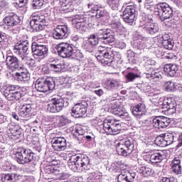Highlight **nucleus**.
Returning a JSON list of instances; mask_svg holds the SVG:
<instances>
[{"label": "nucleus", "mask_w": 182, "mask_h": 182, "mask_svg": "<svg viewBox=\"0 0 182 182\" xmlns=\"http://www.w3.org/2000/svg\"><path fill=\"white\" fill-rule=\"evenodd\" d=\"M31 49L35 56H44V55H46L48 51L46 46L36 42L32 43Z\"/></svg>", "instance_id": "24"}, {"label": "nucleus", "mask_w": 182, "mask_h": 182, "mask_svg": "<svg viewBox=\"0 0 182 182\" xmlns=\"http://www.w3.org/2000/svg\"><path fill=\"white\" fill-rule=\"evenodd\" d=\"M72 22H76L77 23H87L86 18L82 14L75 16V17L72 20Z\"/></svg>", "instance_id": "45"}, {"label": "nucleus", "mask_w": 182, "mask_h": 182, "mask_svg": "<svg viewBox=\"0 0 182 182\" xmlns=\"http://www.w3.org/2000/svg\"><path fill=\"white\" fill-rule=\"evenodd\" d=\"M162 46L168 50H171L174 48V41L173 40L164 41L161 42Z\"/></svg>", "instance_id": "46"}, {"label": "nucleus", "mask_w": 182, "mask_h": 182, "mask_svg": "<svg viewBox=\"0 0 182 182\" xmlns=\"http://www.w3.org/2000/svg\"><path fill=\"white\" fill-rule=\"evenodd\" d=\"M69 36V27L66 25L58 26L53 31L54 39H65Z\"/></svg>", "instance_id": "18"}, {"label": "nucleus", "mask_w": 182, "mask_h": 182, "mask_svg": "<svg viewBox=\"0 0 182 182\" xmlns=\"http://www.w3.org/2000/svg\"><path fill=\"white\" fill-rule=\"evenodd\" d=\"M5 126H7L8 133L12 134L13 137L19 139L22 134V128L19 125H14L12 124L5 123Z\"/></svg>", "instance_id": "27"}, {"label": "nucleus", "mask_w": 182, "mask_h": 182, "mask_svg": "<svg viewBox=\"0 0 182 182\" xmlns=\"http://www.w3.org/2000/svg\"><path fill=\"white\" fill-rule=\"evenodd\" d=\"M116 150L119 156L127 157L134 151V139L132 137L127 138L116 145Z\"/></svg>", "instance_id": "4"}, {"label": "nucleus", "mask_w": 182, "mask_h": 182, "mask_svg": "<svg viewBox=\"0 0 182 182\" xmlns=\"http://www.w3.org/2000/svg\"><path fill=\"white\" fill-rule=\"evenodd\" d=\"M164 72L166 76L168 77H174L178 72V66L176 64L169 63L164 67Z\"/></svg>", "instance_id": "26"}, {"label": "nucleus", "mask_w": 182, "mask_h": 182, "mask_svg": "<svg viewBox=\"0 0 182 182\" xmlns=\"http://www.w3.org/2000/svg\"><path fill=\"white\" fill-rule=\"evenodd\" d=\"M18 87L16 85H9L7 87H3L1 90L4 96L9 102H18L22 97V93L18 91Z\"/></svg>", "instance_id": "8"}, {"label": "nucleus", "mask_w": 182, "mask_h": 182, "mask_svg": "<svg viewBox=\"0 0 182 182\" xmlns=\"http://www.w3.org/2000/svg\"><path fill=\"white\" fill-rule=\"evenodd\" d=\"M4 23L9 28H14V26H18L21 23V18L15 13H10L4 18Z\"/></svg>", "instance_id": "22"}, {"label": "nucleus", "mask_w": 182, "mask_h": 182, "mask_svg": "<svg viewBox=\"0 0 182 182\" xmlns=\"http://www.w3.org/2000/svg\"><path fill=\"white\" fill-rule=\"evenodd\" d=\"M110 28L114 31V32H117V33H120V31H122V24L120 22H112L110 24Z\"/></svg>", "instance_id": "49"}, {"label": "nucleus", "mask_w": 182, "mask_h": 182, "mask_svg": "<svg viewBox=\"0 0 182 182\" xmlns=\"http://www.w3.org/2000/svg\"><path fill=\"white\" fill-rule=\"evenodd\" d=\"M156 15L159 17L161 22L167 21L171 23V18H173V9L167 3H159L154 7Z\"/></svg>", "instance_id": "3"}, {"label": "nucleus", "mask_w": 182, "mask_h": 182, "mask_svg": "<svg viewBox=\"0 0 182 182\" xmlns=\"http://www.w3.org/2000/svg\"><path fill=\"white\" fill-rule=\"evenodd\" d=\"M51 144L55 151H64L68 148L66 139L63 136H55L51 140Z\"/></svg>", "instance_id": "16"}, {"label": "nucleus", "mask_w": 182, "mask_h": 182, "mask_svg": "<svg viewBox=\"0 0 182 182\" xmlns=\"http://www.w3.org/2000/svg\"><path fill=\"white\" fill-rule=\"evenodd\" d=\"M107 4L112 11H117L120 5V0H107Z\"/></svg>", "instance_id": "42"}, {"label": "nucleus", "mask_w": 182, "mask_h": 182, "mask_svg": "<svg viewBox=\"0 0 182 182\" xmlns=\"http://www.w3.org/2000/svg\"><path fill=\"white\" fill-rule=\"evenodd\" d=\"M29 49V41H20L14 47L13 50L16 55H21L22 60L26 62V60H32V58L24 55L25 53H28V50Z\"/></svg>", "instance_id": "10"}, {"label": "nucleus", "mask_w": 182, "mask_h": 182, "mask_svg": "<svg viewBox=\"0 0 182 182\" xmlns=\"http://www.w3.org/2000/svg\"><path fill=\"white\" fill-rule=\"evenodd\" d=\"M172 171L173 174H176L177 176L181 174L182 173V168L181 166H171Z\"/></svg>", "instance_id": "56"}, {"label": "nucleus", "mask_w": 182, "mask_h": 182, "mask_svg": "<svg viewBox=\"0 0 182 182\" xmlns=\"http://www.w3.org/2000/svg\"><path fill=\"white\" fill-rule=\"evenodd\" d=\"M95 35L102 43L109 45V43H113L114 42V36L110 33V31L107 29H100Z\"/></svg>", "instance_id": "15"}, {"label": "nucleus", "mask_w": 182, "mask_h": 182, "mask_svg": "<svg viewBox=\"0 0 182 182\" xmlns=\"http://www.w3.org/2000/svg\"><path fill=\"white\" fill-rule=\"evenodd\" d=\"M156 38L159 40L158 42H159V43H161V42H164V41H171L172 40L170 38V36L166 33H165L164 35H159Z\"/></svg>", "instance_id": "51"}, {"label": "nucleus", "mask_w": 182, "mask_h": 182, "mask_svg": "<svg viewBox=\"0 0 182 182\" xmlns=\"http://www.w3.org/2000/svg\"><path fill=\"white\" fill-rule=\"evenodd\" d=\"M75 46L68 43H60L55 46L58 56L60 58H70L73 55V48Z\"/></svg>", "instance_id": "11"}, {"label": "nucleus", "mask_w": 182, "mask_h": 182, "mask_svg": "<svg viewBox=\"0 0 182 182\" xmlns=\"http://www.w3.org/2000/svg\"><path fill=\"white\" fill-rule=\"evenodd\" d=\"M86 112H87V103L86 102L76 104L72 108L73 116L75 118L82 117L84 114H86Z\"/></svg>", "instance_id": "20"}, {"label": "nucleus", "mask_w": 182, "mask_h": 182, "mask_svg": "<svg viewBox=\"0 0 182 182\" xmlns=\"http://www.w3.org/2000/svg\"><path fill=\"white\" fill-rule=\"evenodd\" d=\"M14 154L19 164L31 163L35 156V154H33L31 149H26L25 148L17 149V151L14 153Z\"/></svg>", "instance_id": "9"}, {"label": "nucleus", "mask_w": 182, "mask_h": 182, "mask_svg": "<svg viewBox=\"0 0 182 182\" xmlns=\"http://www.w3.org/2000/svg\"><path fill=\"white\" fill-rule=\"evenodd\" d=\"M164 159H166V154H164V151H161L158 153L152 154L150 157V161L154 164L161 163Z\"/></svg>", "instance_id": "32"}, {"label": "nucleus", "mask_w": 182, "mask_h": 182, "mask_svg": "<svg viewBox=\"0 0 182 182\" xmlns=\"http://www.w3.org/2000/svg\"><path fill=\"white\" fill-rule=\"evenodd\" d=\"M88 11L90 14H93L92 16H95L97 19L105 18L109 15V12L103 9L100 4L96 2H90L87 4Z\"/></svg>", "instance_id": "12"}, {"label": "nucleus", "mask_w": 182, "mask_h": 182, "mask_svg": "<svg viewBox=\"0 0 182 182\" xmlns=\"http://www.w3.org/2000/svg\"><path fill=\"white\" fill-rule=\"evenodd\" d=\"M136 173H130L129 171H122L117 178L118 182H134Z\"/></svg>", "instance_id": "28"}, {"label": "nucleus", "mask_w": 182, "mask_h": 182, "mask_svg": "<svg viewBox=\"0 0 182 182\" xmlns=\"http://www.w3.org/2000/svg\"><path fill=\"white\" fill-rule=\"evenodd\" d=\"M49 68L52 72H62L65 69V63L59 59H55L51 61V63L49 64Z\"/></svg>", "instance_id": "29"}, {"label": "nucleus", "mask_w": 182, "mask_h": 182, "mask_svg": "<svg viewBox=\"0 0 182 182\" xmlns=\"http://www.w3.org/2000/svg\"><path fill=\"white\" fill-rule=\"evenodd\" d=\"M43 173L45 178L52 180L55 176H59L60 171L55 165H47L44 167Z\"/></svg>", "instance_id": "23"}, {"label": "nucleus", "mask_w": 182, "mask_h": 182, "mask_svg": "<svg viewBox=\"0 0 182 182\" xmlns=\"http://www.w3.org/2000/svg\"><path fill=\"white\" fill-rule=\"evenodd\" d=\"M70 100L68 98H62L60 97H53L50 103L48 105L47 110L50 113H59L63 107H68Z\"/></svg>", "instance_id": "5"}, {"label": "nucleus", "mask_w": 182, "mask_h": 182, "mask_svg": "<svg viewBox=\"0 0 182 182\" xmlns=\"http://www.w3.org/2000/svg\"><path fill=\"white\" fill-rule=\"evenodd\" d=\"M154 143L159 147H166L163 134L156 137Z\"/></svg>", "instance_id": "44"}, {"label": "nucleus", "mask_w": 182, "mask_h": 182, "mask_svg": "<svg viewBox=\"0 0 182 182\" xmlns=\"http://www.w3.org/2000/svg\"><path fill=\"white\" fill-rule=\"evenodd\" d=\"M68 167L74 172L77 171H89V177L87 178L89 182H100V176L92 172V168H90V159L86 155L77 154L70 156L68 162Z\"/></svg>", "instance_id": "1"}, {"label": "nucleus", "mask_w": 182, "mask_h": 182, "mask_svg": "<svg viewBox=\"0 0 182 182\" xmlns=\"http://www.w3.org/2000/svg\"><path fill=\"white\" fill-rule=\"evenodd\" d=\"M73 0H60V4L64 11L67 12H73V6H72Z\"/></svg>", "instance_id": "37"}, {"label": "nucleus", "mask_w": 182, "mask_h": 182, "mask_svg": "<svg viewBox=\"0 0 182 182\" xmlns=\"http://www.w3.org/2000/svg\"><path fill=\"white\" fill-rule=\"evenodd\" d=\"M73 56L77 59H82V58H83V53L80 52V50L76 49V48L74 46Z\"/></svg>", "instance_id": "53"}, {"label": "nucleus", "mask_w": 182, "mask_h": 182, "mask_svg": "<svg viewBox=\"0 0 182 182\" xmlns=\"http://www.w3.org/2000/svg\"><path fill=\"white\" fill-rule=\"evenodd\" d=\"M73 27L75 28L76 29H81L82 31H85L86 29V25L87 23H77L76 21H72Z\"/></svg>", "instance_id": "50"}, {"label": "nucleus", "mask_w": 182, "mask_h": 182, "mask_svg": "<svg viewBox=\"0 0 182 182\" xmlns=\"http://www.w3.org/2000/svg\"><path fill=\"white\" fill-rule=\"evenodd\" d=\"M162 109H166L168 114H174L177 112V102L171 97H165L162 103Z\"/></svg>", "instance_id": "17"}, {"label": "nucleus", "mask_w": 182, "mask_h": 182, "mask_svg": "<svg viewBox=\"0 0 182 182\" xmlns=\"http://www.w3.org/2000/svg\"><path fill=\"white\" fill-rule=\"evenodd\" d=\"M43 73H46V75H49L50 73V68L49 67H43L42 68Z\"/></svg>", "instance_id": "64"}, {"label": "nucleus", "mask_w": 182, "mask_h": 182, "mask_svg": "<svg viewBox=\"0 0 182 182\" xmlns=\"http://www.w3.org/2000/svg\"><path fill=\"white\" fill-rule=\"evenodd\" d=\"M162 135L164 136V140L166 146H170V144H173L174 141V132L165 133L162 134Z\"/></svg>", "instance_id": "39"}, {"label": "nucleus", "mask_w": 182, "mask_h": 182, "mask_svg": "<svg viewBox=\"0 0 182 182\" xmlns=\"http://www.w3.org/2000/svg\"><path fill=\"white\" fill-rule=\"evenodd\" d=\"M122 18L127 23H133L136 18V9L134 6H127L123 11Z\"/></svg>", "instance_id": "21"}, {"label": "nucleus", "mask_w": 182, "mask_h": 182, "mask_svg": "<svg viewBox=\"0 0 182 182\" xmlns=\"http://www.w3.org/2000/svg\"><path fill=\"white\" fill-rule=\"evenodd\" d=\"M49 14L45 12H36L31 15L30 26L32 29L38 32L43 31L46 26L49 25Z\"/></svg>", "instance_id": "2"}, {"label": "nucleus", "mask_w": 182, "mask_h": 182, "mask_svg": "<svg viewBox=\"0 0 182 182\" xmlns=\"http://www.w3.org/2000/svg\"><path fill=\"white\" fill-rule=\"evenodd\" d=\"M75 136H85V130L82 128H78L75 130Z\"/></svg>", "instance_id": "59"}, {"label": "nucleus", "mask_w": 182, "mask_h": 182, "mask_svg": "<svg viewBox=\"0 0 182 182\" xmlns=\"http://www.w3.org/2000/svg\"><path fill=\"white\" fill-rule=\"evenodd\" d=\"M117 46L119 49H124V48L126 47V43H124V41H118V43H117Z\"/></svg>", "instance_id": "61"}, {"label": "nucleus", "mask_w": 182, "mask_h": 182, "mask_svg": "<svg viewBox=\"0 0 182 182\" xmlns=\"http://www.w3.org/2000/svg\"><path fill=\"white\" fill-rule=\"evenodd\" d=\"M122 112H123V109L120 107H116L112 109V114H114V116H118V117H119Z\"/></svg>", "instance_id": "57"}, {"label": "nucleus", "mask_w": 182, "mask_h": 182, "mask_svg": "<svg viewBox=\"0 0 182 182\" xmlns=\"http://www.w3.org/2000/svg\"><path fill=\"white\" fill-rule=\"evenodd\" d=\"M33 6L35 9L43 6V0H33Z\"/></svg>", "instance_id": "54"}, {"label": "nucleus", "mask_w": 182, "mask_h": 182, "mask_svg": "<svg viewBox=\"0 0 182 182\" xmlns=\"http://www.w3.org/2000/svg\"><path fill=\"white\" fill-rule=\"evenodd\" d=\"M182 156L179 155L178 156L175 157L171 164V167H177L181 166Z\"/></svg>", "instance_id": "48"}, {"label": "nucleus", "mask_w": 182, "mask_h": 182, "mask_svg": "<svg viewBox=\"0 0 182 182\" xmlns=\"http://www.w3.org/2000/svg\"><path fill=\"white\" fill-rule=\"evenodd\" d=\"M32 111V107L31 105H23L20 109L18 114L21 117L27 118L31 116V112Z\"/></svg>", "instance_id": "35"}, {"label": "nucleus", "mask_w": 182, "mask_h": 182, "mask_svg": "<svg viewBox=\"0 0 182 182\" xmlns=\"http://www.w3.org/2000/svg\"><path fill=\"white\" fill-rule=\"evenodd\" d=\"M164 86L167 92H174L176 90V85L171 81L166 82Z\"/></svg>", "instance_id": "47"}, {"label": "nucleus", "mask_w": 182, "mask_h": 182, "mask_svg": "<svg viewBox=\"0 0 182 182\" xmlns=\"http://www.w3.org/2000/svg\"><path fill=\"white\" fill-rule=\"evenodd\" d=\"M138 171L140 174H143L144 177H149L151 175V168L146 166H140L138 168Z\"/></svg>", "instance_id": "43"}, {"label": "nucleus", "mask_w": 182, "mask_h": 182, "mask_svg": "<svg viewBox=\"0 0 182 182\" xmlns=\"http://www.w3.org/2000/svg\"><path fill=\"white\" fill-rule=\"evenodd\" d=\"M126 82L129 83V82H134L136 79H140V74L135 73L134 72H129L125 75Z\"/></svg>", "instance_id": "40"}, {"label": "nucleus", "mask_w": 182, "mask_h": 182, "mask_svg": "<svg viewBox=\"0 0 182 182\" xmlns=\"http://www.w3.org/2000/svg\"><path fill=\"white\" fill-rule=\"evenodd\" d=\"M145 77L151 82H159L163 77L159 72L153 71L151 73H146Z\"/></svg>", "instance_id": "34"}, {"label": "nucleus", "mask_w": 182, "mask_h": 182, "mask_svg": "<svg viewBox=\"0 0 182 182\" xmlns=\"http://www.w3.org/2000/svg\"><path fill=\"white\" fill-rule=\"evenodd\" d=\"M108 49H109V48L103 47L101 46L97 48V50H98L99 53L101 55H103Z\"/></svg>", "instance_id": "60"}, {"label": "nucleus", "mask_w": 182, "mask_h": 182, "mask_svg": "<svg viewBox=\"0 0 182 182\" xmlns=\"http://www.w3.org/2000/svg\"><path fill=\"white\" fill-rule=\"evenodd\" d=\"M99 38L96 34H91L88 38V42L85 44V48L88 52H93L95 48L99 45Z\"/></svg>", "instance_id": "25"}, {"label": "nucleus", "mask_w": 182, "mask_h": 182, "mask_svg": "<svg viewBox=\"0 0 182 182\" xmlns=\"http://www.w3.org/2000/svg\"><path fill=\"white\" fill-rule=\"evenodd\" d=\"M119 117H120V119H122L123 120H130V116L129 115V112H126L125 110H122V112H121V114Z\"/></svg>", "instance_id": "55"}, {"label": "nucleus", "mask_w": 182, "mask_h": 182, "mask_svg": "<svg viewBox=\"0 0 182 182\" xmlns=\"http://www.w3.org/2000/svg\"><path fill=\"white\" fill-rule=\"evenodd\" d=\"M102 55L104 56L103 64L110 65V63H112L114 59V53L112 51V48L108 49Z\"/></svg>", "instance_id": "33"}, {"label": "nucleus", "mask_w": 182, "mask_h": 182, "mask_svg": "<svg viewBox=\"0 0 182 182\" xmlns=\"http://www.w3.org/2000/svg\"><path fill=\"white\" fill-rule=\"evenodd\" d=\"M105 85L107 90H109L110 92H114V90H117V89L122 87V84L119 80H107Z\"/></svg>", "instance_id": "30"}, {"label": "nucleus", "mask_w": 182, "mask_h": 182, "mask_svg": "<svg viewBox=\"0 0 182 182\" xmlns=\"http://www.w3.org/2000/svg\"><path fill=\"white\" fill-rule=\"evenodd\" d=\"M144 112H146V105H144V102H140L132 108V114L138 118L141 117L144 114Z\"/></svg>", "instance_id": "31"}, {"label": "nucleus", "mask_w": 182, "mask_h": 182, "mask_svg": "<svg viewBox=\"0 0 182 182\" xmlns=\"http://www.w3.org/2000/svg\"><path fill=\"white\" fill-rule=\"evenodd\" d=\"M6 66L9 70H23V64L14 55H8L6 58Z\"/></svg>", "instance_id": "13"}, {"label": "nucleus", "mask_w": 182, "mask_h": 182, "mask_svg": "<svg viewBox=\"0 0 182 182\" xmlns=\"http://www.w3.org/2000/svg\"><path fill=\"white\" fill-rule=\"evenodd\" d=\"M58 123L60 126H66V124H69V119L66 116H60L58 119Z\"/></svg>", "instance_id": "52"}, {"label": "nucleus", "mask_w": 182, "mask_h": 182, "mask_svg": "<svg viewBox=\"0 0 182 182\" xmlns=\"http://www.w3.org/2000/svg\"><path fill=\"white\" fill-rule=\"evenodd\" d=\"M18 174L16 173H3L1 175V181L3 182H15L18 181Z\"/></svg>", "instance_id": "36"}, {"label": "nucleus", "mask_w": 182, "mask_h": 182, "mask_svg": "<svg viewBox=\"0 0 182 182\" xmlns=\"http://www.w3.org/2000/svg\"><path fill=\"white\" fill-rule=\"evenodd\" d=\"M103 130L107 134L116 136L122 130V125L117 121L107 118L103 121Z\"/></svg>", "instance_id": "7"}, {"label": "nucleus", "mask_w": 182, "mask_h": 182, "mask_svg": "<svg viewBox=\"0 0 182 182\" xmlns=\"http://www.w3.org/2000/svg\"><path fill=\"white\" fill-rule=\"evenodd\" d=\"M30 124L32 127L38 129V127H39V120L36 119L35 121L31 122Z\"/></svg>", "instance_id": "62"}, {"label": "nucleus", "mask_w": 182, "mask_h": 182, "mask_svg": "<svg viewBox=\"0 0 182 182\" xmlns=\"http://www.w3.org/2000/svg\"><path fill=\"white\" fill-rule=\"evenodd\" d=\"M30 77L31 75L27 71L16 73V79L18 82H26L29 80Z\"/></svg>", "instance_id": "38"}, {"label": "nucleus", "mask_w": 182, "mask_h": 182, "mask_svg": "<svg viewBox=\"0 0 182 182\" xmlns=\"http://www.w3.org/2000/svg\"><path fill=\"white\" fill-rule=\"evenodd\" d=\"M56 84L52 77H41L36 81L35 88L38 92L46 93L49 90H53Z\"/></svg>", "instance_id": "6"}, {"label": "nucleus", "mask_w": 182, "mask_h": 182, "mask_svg": "<svg viewBox=\"0 0 182 182\" xmlns=\"http://www.w3.org/2000/svg\"><path fill=\"white\" fill-rule=\"evenodd\" d=\"M139 28L143 29V31L146 32V33L152 36L157 35V33L160 32V27H159V24L151 21H141Z\"/></svg>", "instance_id": "14"}, {"label": "nucleus", "mask_w": 182, "mask_h": 182, "mask_svg": "<svg viewBox=\"0 0 182 182\" xmlns=\"http://www.w3.org/2000/svg\"><path fill=\"white\" fill-rule=\"evenodd\" d=\"M170 123H171V119L166 117H156L151 122L155 129H166L170 126Z\"/></svg>", "instance_id": "19"}, {"label": "nucleus", "mask_w": 182, "mask_h": 182, "mask_svg": "<svg viewBox=\"0 0 182 182\" xmlns=\"http://www.w3.org/2000/svg\"><path fill=\"white\" fill-rule=\"evenodd\" d=\"M96 58L99 62H101V63H103V60H105L103 54H97Z\"/></svg>", "instance_id": "63"}, {"label": "nucleus", "mask_w": 182, "mask_h": 182, "mask_svg": "<svg viewBox=\"0 0 182 182\" xmlns=\"http://www.w3.org/2000/svg\"><path fill=\"white\" fill-rule=\"evenodd\" d=\"M8 127L0 129V143H6L9 136H8Z\"/></svg>", "instance_id": "41"}, {"label": "nucleus", "mask_w": 182, "mask_h": 182, "mask_svg": "<svg viewBox=\"0 0 182 182\" xmlns=\"http://www.w3.org/2000/svg\"><path fill=\"white\" fill-rule=\"evenodd\" d=\"M16 1V4L19 6V8H22V6H25L26 4H28V0H14Z\"/></svg>", "instance_id": "58"}]
</instances>
